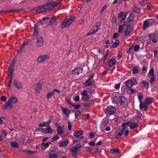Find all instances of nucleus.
Returning <instances> with one entry per match:
<instances>
[{"instance_id":"f257e3e1","label":"nucleus","mask_w":158,"mask_h":158,"mask_svg":"<svg viewBox=\"0 0 158 158\" xmlns=\"http://www.w3.org/2000/svg\"><path fill=\"white\" fill-rule=\"evenodd\" d=\"M62 0H49L46 2L49 9H52L55 7H57L59 5Z\"/></svg>"},{"instance_id":"f03ea898","label":"nucleus","mask_w":158,"mask_h":158,"mask_svg":"<svg viewBox=\"0 0 158 158\" xmlns=\"http://www.w3.org/2000/svg\"><path fill=\"white\" fill-rule=\"evenodd\" d=\"M74 18L72 17L69 18L65 19L61 25V28L63 29L69 26L74 20Z\"/></svg>"},{"instance_id":"7ed1b4c3","label":"nucleus","mask_w":158,"mask_h":158,"mask_svg":"<svg viewBox=\"0 0 158 158\" xmlns=\"http://www.w3.org/2000/svg\"><path fill=\"white\" fill-rule=\"evenodd\" d=\"M137 80L136 78H130L125 82V85L128 88H131L134 85L137 84Z\"/></svg>"},{"instance_id":"20e7f679","label":"nucleus","mask_w":158,"mask_h":158,"mask_svg":"<svg viewBox=\"0 0 158 158\" xmlns=\"http://www.w3.org/2000/svg\"><path fill=\"white\" fill-rule=\"evenodd\" d=\"M49 59V56L47 54L40 56L36 60L38 63L45 62Z\"/></svg>"},{"instance_id":"39448f33","label":"nucleus","mask_w":158,"mask_h":158,"mask_svg":"<svg viewBox=\"0 0 158 158\" xmlns=\"http://www.w3.org/2000/svg\"><path fill=\"white\" fill-rule=\"evenodd\" d=\"M47 4L44 5L40 6L35 8V10L37 13H40L49 10Z\"/></svg>"},{"instance_id":"423d86ee","label":"nucleus","mask_w":158,"mask_h":158,"mask_svg":"<svg viewBox=\"0 0 158 158\" xmlns=\"http://www.w3.org/2000/svg\"><path fill=\"white\" fill-rule=\"evenodd\" d=\"M130 123V121H128L126 123H124L122 124L121 126L123 128L120 130V131L118 132V135L117 137V138L120 137L122 136L123 134L125 129L126 128V126L128 125Z\"/></svg>"},{"instance_id":"0eeeda50","label":"nucleus","mask_w":158,"mask_h":158,"mask_svg":"<svg viewBox=\"0 0 158 158\" xmlns=\"http://www.w3.org/2000/svg\"><path fill=\"white\" fill-rule=\"evenodd\" d=\"M44 41L41 36H37V37L36 46L37 47H42L43 45Z\"/></svg>"},{"instance_id":"6e6552de","label":"nucleus","mask_w":158,"mask_h":158,"mask_svg":"<svg viewBox=\"0 0 158 158\" xmlns=\"http://www.w3.org/2000/svg\"><path fill=\"white\" fill-rule=\"evenodd\" d=\"M13 84L15 87L18 89H20L23 88L22 83L17 80H14L13 82Z\"/></svg>"},{"instance_id":"1a4fd4ad","label":"nucleus","mask_w":158,"mask_h":158,"mask_svg":"<svg viewBox=\"0 0 158 158\" xmlns=\"http://www.w3.org/2000/svg\"><path fill=\"white\" fill-rule=\"evenodd\" d=\"M42 83L40 81L34 85V89L36 92H39L42 89Z\"/></svg>"},{"instance_id":"9d476101","label":"nucleus","mask_w":158,"mask_h":158,"mask_svg":"<svg viewBox=\"0 0 158 158\" xmlns=\"http://www.w3.org/2000/svg\"><path fill=\"white\" fill-rule=\"evenodd\" d=\"M107 110L109 114H113L115 113L116 111V108L114 107L109 106L107 108Z\"/></svg>"},{"instance_id":"9b49d317","label":"nucleus","mask_w":158,"mask_h":158,"mask_svg":"<svg viewBox=\"0 0 158 158\" xmlns=\"http://www.w3.org/2000/svg\"><path fill=\"white\" fill-rule=\"evenodd\" d=\"M82 69L80 68H75L72 72V74L73 75H78L82 73Z\"/></svg>"},{"instance_id":"f8f14e48","label":"nucleus","mask_w":158,"mask_h":158,"mask_svg":"<svg viewBox=\"0 0 158 158\" xmlns=\"http://www.w3.org/2000/svg\"><path fill=\"white\" fill-rule=\"evenodd\" d=\"M123 106H126L128 104L126 98L123 97H120V103Z\"/></svg>"},{"instance_id":"ddd939ff","label":"nucleus","mask_w":158,"mask_h":158,"mask_svg":"<svg viewBox=\"0 0 158 158\" xmlns=\"http://www.w3.org/2000/svg\"><path fill=\"white\" fill-rule=\"evenodd\" d=\"M8 100L12 104V103L15 104H16L18 102L17 98L15 96L12 95L9 98Z\"/></svg>"},{"instance_id":"4468645a","label":"nucleus","mask_w":158,"mask_h":158,"mask_svg":"<svg viewBox=\"0 0 158 158\" xmlns=\"http://www.w3.org/2000/svg\"><path fill=\"white\" fill-rule=\"evenodd\" d=\"M13 107L12 104L8 100L5 103L3 107V109L5 110L7 108H11Z\"/></svg>"},{"instance_id":"2eb2a0df","label":"nucleus","mask_w":158,"mask_h":158,"mask_svg":"<svg viewBox=\"0 0 158 158\" xmlns=\"http://www.w3.org/2000/svg\"><path fill=\"white\" fill-rule=\"evenodd\" d=\"M98 27L97 26H94L89 33L87 34V35H91L95 33L98 31Z\"/></svg>"},{"instance_id":"dca6fc26","label":"nucleus","mask_w":158,"mask_h":158,"mask_svg":"<svg viewBox=\"0 0 158 158\" xmlns=\"http://www.w3.org/2000/svg\"><path fill=\"white\" fill-rule=\"evenodd\" d=\"M94 83V81H90L88 79L84 83V85L86 86L89 87L92 85Z\"/></svg>"},{"instance_id":"f3484780","label":"nucleus","mask_w":158,"mask_h":158,"mask_svg":"<svg viewBox=\"0 0 158 158\" xmlns=\"http://www.w3.org/2000/svg\"><path fill=\"white\" fill-rule=\"evenodd\" d=\"M55 151L52 150L49 153V158H57L58 155L55 153Z\"/></svg>"},{"instance_id":"a211bd4d","label":"nucleus","mask_w":158,"mask_h":158,"mask_svg":"<svg viewBox=\"0 0 158 158\" xmlns=\"http://www.w3.org/2000/svg\"><path fill=\"white\" fill-rule=\"evenodd\" d=\"M58 19V17L55 16L52 17L49 19V23L50 25H53Z\"/></svg>"},{"instance_id":"6ab92c4d","label":"nucleus","mask_w":158,"mask_h":158,"mask_svg":"<svg viewBox=\"0 0 158 158\" xmlns=\"http://www.w3.org/2000/svg\"><path fill=\"white\" fill-rule=\"evenodd\" d=\"M147 105L144 102L142 103L140 102L139 104L140 109L143 111H145L147 109Z\"/></svg>"},{"instance_id":"aec40b11","label":"nucleus","mask_w":158,"mask_h":158,"mask_svg":"<svg viewBox=\"0 0 158 158\" xmlns=\"http://www.w3.org/2000/svg\"><path fill=\"white\" fill-rule=\"evenodd\" d=\"M69 143V139H67L66 141L60 142L59 144V145L61 147H64L67 146Z\"/></svg>"},{"instance_id":"412c9836","label":"nucleus","mask_w":158,"mask_h":158,"mask_svg":"<svg viewBox=\"0 0 158 158\" xmlns=\"http://www.w3.org/2000/svg\"><path fill=\"white\" fill-rule=\"evenodd\" d=\"M116 63V60L114 58H111L108 62L109 66L111 67L115 65Z\"/></svg>"},{"instance_id":"4be33fe9","label":"nucleus","mask_w":158,"mask_h":158,"mask_svg":"<svg viewBox=\"0 0 158 158\" xmlns=\"http://www.w3.org/2000/svg\"><path fill=\"white\" fill-rule=\"evenodd\" d=\"M112 101L113 102L118 104L120 103V97L114 96L112 98Z\"/></svg>"},{"instance_id":"5701e85b","label":"nucleus","mask_w":158,"mask_h":158,"mask_svg":"<svg viewBox=\"0 0 158 158\" xmlns=\"http://www.w3.org/2000/svg\"><path fill=\"white\" fill-rule=\"evenodd\" d=\"M81 145L78 144L75 146L71 148V151L73 152L77 153L79 148L80 147Z\"/></svg>"},{"instance_id":"b1692460","label":"nucleus","mask_w":158,"mask_h":158,"mask_svg":"<svg viewBox=\"0 0 158 158\" xmlns=\"http://www.w3.org/2000/svg\"><path fill=\"white\" fill-rule=\"evenodd\" d=\"M57 133L60 135H62L64 133L63 130L61 126L59 127L56 129Z\"/></svg>"},{"instance_id":"393cba45","label":"nucleus","mask_w":158,"mask_h":158,"mask_svg":"<svg viewBox=\"0 0 158 158\" xmlns=\"http://www.w3.org/2000/svg\"><path fill=\"white\" fill-rule=\"evenodd\" d=\"M83 131L80 130L73 133V135L75 137H80L83 134Z\"/></svg>"},{"instance_id":"a878e982","label":"nucleus","mask_w":158,"mask_h":158,"mask_svg":"<svg viewBox=\"0 0 158 158\" xmlns=\"http://www.w3.org/2000/svg\"><path fill=\"white\" fill-rule=\"evenodd\" d=\"M51 121V120H50L47 123H40L39 124V127H43L48 126L49 125V123H50Z\"/></svg>"},{"instance_id":"bb28decb","label":"nucleus","mask_w":158,"mask_h":158,"mask_svg":"<svg viewBox=\"0 0 158 158\" xmlns=\"http://www.w3.org/2000/svg\"><path fill=\"white\" fill-rule=\"evenodd\" d=\"M139 67L137 66H135L132 69V73L135 74L137 73L139 71Z\"/></svg>"},{"instance_id":"cd10ccee","label":"nucleus","mask_w":158,"mask_h":158,"mask_svg":"<svg viewBox=\"0 0 158 158\" xmlns=\"http://www.w3.org/2000/svg\"><path fill=\"white\" fill-rule=\"evenodd\" d=\"M138 125L137 123H131L129 125L130 129H135L137 127Z\"/></svg>"},{"instance_id":"c85d7f7f","label":"nucleus","mask_w":158,"mask_h":158,"mask_svg":"<svg viewBox=\"0 0 158 158\" xmlns=\"http://www.w3.org/2000/svg\"><path fill=\"white\" fill-rule=\"evenodd\" d=\"M155 35L153 34H151L149 35V37L152 41L155 43L157 42V40L156 38H154L155 37Z\"/></svg>"},{"instance_id":"c756f323","label":"nucleus","mask_w":158,"mask_h":158,"mask_svg":"<svg viewBox=\"0 0 158 158\" xmlns=\"http://www.w3.org/2000/svg\"><path fill=\"white\" fill-rule=\"evenodd\" d=\"M62 112L64 114L68 115L70 112V110L67 108L62 107Z\"/></svg>"},{"instance_id":"7c9ffc66","label":"nucleus","mask_w":158,"mask_h":158,"mask_svg":"<svg viewBox=\"0 0 158 158\" xmlns=\"http://www.w3.org/2000/svg\"><path fill=\"white\" fill-rule=\"evenodd\" d=\"M152 102V98L150 97L147 98L145 100V103L147 105L151 103Z\"/></svg>"},{"instance_id":"2f4dec72","label":"nucleus","mask_w":158,"mask_h":158,"mask_svg":"<svg viewBox=\"0 0 158 158\" xmlns=\"http://www.w3.org/2000/svg\"><path fill=\"white\" fill-rule=\"evenodd\" d=\"M119 41L118 40H116L114 43L111 46V48H115L118 46L119 44Z\"/></svg>"},{"instance_id":"473e14b6","label":"nucleus","mask_w":158,"mask_h":158,"mask_svg":"<svg viewBox=\"0 0 158 158\" xmlns=\"http://www.w3.org/2000/svg\"><path fill=\"white\" fill-rule=\"evenodd\" d=\"M11 146L14 148H17L19 147V145L16 142H11Z\"/></svg>"},{"instance_id":"72a5a7b5","label":"nucleus","mask_w":158,"mask_h":158,"mask_svg":"<svg viewBox=\"0 0 158 158\" xmlns=\"http://www.w3.org/2000/svg\"><path fill=\"white\" fill-rule=\"evenodd\" d=\"M46 133L51 134L53 130L49 126L46 128Z\"/></svg>"},{"instance_id":"f704fd0d","label":"nucleus","mask_w":158,"mask_h":158,"mask_svg":"<svg viewBox=\"0 0 158 158\" xmlns=\"http://www.w3.org/2000/svg\"><path fill=\"white\" fill-rule=\"evenodd\" d=\"M110 152L113 154H117L119 153V150L118 148L112 149L110 150Z\"/></svg>"},{"instance_id":"c9c22d12","label":"nucleus","mask_w":158,"mask_h":158,"mask_svg":"<svg viewBox=\"0 0 158 158\" xmlns=\"http://www.w3.org/2000/svg\"><path fill=\"white\" fill-rule=\"evenodd\" d=\"M154 71L153 69V68H152L150 70H149L148 73V76H153V75H155L154 74Z\"/></svg>"},{"instance_id":"e433bc0d","label":"nucleus","mask_w":158,"mask_h":158,"mask_svg":"<svg viewBox=\"0 0 158 158\" xmlns=\"http://www.w3.org/2000/svg\"><path fill=\"white\" fill-rule=\"evenodd\" d=\"M130 33L129 27H126L124 31V33L125 35H129Z\"/></svg>"},{"instance_id":"4c0bfd02","label":"nucleus","mask_w":158,"mask_h":158,"mask_svg":"<svg viewBox=\"0 0 158 158\" xmlns=\"http://www.w3.org/2000/svg\"><path fill=\"white\" fill-rule=\"evenodd\" d=\"M83 111L82 110H79L77 112H75V116L76 117L79 116L81 114Z\"/></svg>"},{"instance_id":"58836bf2","label":"nucleus","mask_w":158,"mask_h":158,"mask_svg":"<svg viewBox=\"0 0 158 158\" xmlns=\"http://www.w3.org/2000/svg\"><path fill=\"white\" fill-rule=\"evenodd\" d=\"M128 14V13L126 12L124 13L123 15H122L121 17L122 19L120 20V23L122 22L126 18L127 15V14Z\"/></svg>"},{"instance_id":"ea45409f","label":"nucleus","mask_w":158,"mask_h":158,"mask_svg":"<svg viewBox=\"0 0 158 158\" xmlns=\"http://www.w3.org/2000/svg\"><path fill=\"white\" fill-rule=\"evenodd\" d=\"M149 25V22L145 20L143 22V28L144 30H145L147 28Z\"/></svg>"},{"instance_id":"a19ab883","label":"nucleus","mask_w":158,"mask_h":158,"mask_svg":"<svg viewBox=\"0 0 158 158\" xmlns=\"http://www.w3.org/2000/svg\"><path fill=\"white\" fill-rule=\"evenodd\" d=\"M14 71V69L13 68L9 67V74L10 77H13Z\"/></svg>"},{"instance_id":"79ce46f5","label":"nucleus","mask_w":158,"mask_h":158,"mask_svg":"<svg viewBox=\"0 0 158 158\" xmlns=\"http://www.w3.org/2000/svg\"><path fill=\"white\" fill-rule=\"evenodd\" d=\"M156 77L155 75H153L150 78L149 81L151 84H152L156 80Z\"/></svg>"},{"instance_id":"37998d69","label":"nucleus","mask_w":158,"mask_h":158,"mask_svg":"<svg viewBox=\"0 0 158 158\" xmlns=\"http://www.w3.org/2000/svg\"><path fill=\"white\" fill-rule=\"evenodd\" d=\"M83 138L84 136H81L80 137H76V138L73 141L74 143H75L76 142L79 141L80 140H81Z\"/></svg>"},{"instance_id":"c03bdc74","label":"nucleus","mask_w":158,"mask_h":158,"mask_svg":"<svg viewBox=\"0 0 158 158\" xmlns=\"http://www.w3.org/2000/svg\"><path fill=\"white\" fill-rule=\"evenodd\" d=\"M143 84L145 88H148L149 87V84L148 82L146 81H143Z\"/></svg>"},{"instance_id":"a18cd8bd","label":"nucleus","mask_w":158,"mask_h":158,"mask_svg":"<svg viewBox=\"0 0 158 158\" xmlns=\"http://www.w3.org/2000/svg\"><path fill=\"white\" fill-rule=\"evenodd\" d=\"M81 99L84 101H86L89 98V97L88 95H86L85 96H81Z\"/></svg>"},{"instance_id":"49530a36","label":"nucleus","mask_w":158,"mask_h":158,"mask_svg":"<svg viewBox=\"0 0 158 158\" xmlns=\"http://www.w3.org/2000/svg\"><path fill=\"white\" fill-rule=\"evenodd\" d=\"M136 90L135 89H129L127 90V92L128 94H131L134 92H136Z\"/></svg>"},{"instance_id":"de8ad7c7","label":"nucleus","mask_w":158,"mask_h":158,"mask_svg":"<svg viewBox=\"0 0 158 158\" xmlns=\"http://www.w3.org/2000/svg\"><path fill=\"white\" fill-rule=\"evenodd\" d=\"M140 48V47L139 45L137 44L135 45L134 47V50L135 52H137Z\"/></svg>"},{"instance_id":"09e8293b","label":"nucleus","mask_w":158,"mask_h":158,"mask_svg":"<svg viewBox=\"0 0 158 158\" xmlns=\"http://www.w3.org/2000/svg\"><path fill=\"white\" fill-rule=\"evenodd\" d=\"M133 10L134 12L139 13L140 12V9L138 7H135L133 9Z\"/></svg>"},{"instance_id":"8fccbe9b","label":"nucleus","mask_w":158,"mask_h":158,"mask_svg":"<svg viewBox=\"0 0 158 158\" xmlns=\"http://www.w3.org/2000/svg\"><path fill=\"white\" fill-rule=\"evenodd\" d=\"M54 95V93L53 92H50L48 93L47 95V98H49L53 96Z\"/></svg>"},{"instance_id":"3c124183","label":"nucleus","mask_w":158,"mask_h":158,"mask_svg":"<svg viewBox=\"0 0 158 158\" xmlns=\"http://www.w3.org/2000/svg\"><path fill=\"white\" fill-rule=\"evenodd\" d=\"M124 28L123 26V25H120L118 27V32L121 33L122 32Z\"/></svg>"},{"instance_id":"603ef678","label":"nucleus","mask_w":158,"mask_h":158,"mask_svg":"<svg viewBox=\"0 0 158 158\" xmlns=\"http://www.w3.org/2000/svg\"><path fill=\"white\" fill-rule=\"evenodd\" d=\"M59 138V137L58 135H56L51 139L50 142H52L56 140Z\"/></svg>"},{"instance_id":"864d4df0","label":"nucleus","mask_w":158,"mask_h":158,"mask_svg":"<svg viewBox=\"0 0 158 158\" xmlns=\"http://www.w3.org/2000/svg\"><path fill=\"white\" fill-rule=\"evenodd\" d=\"M68 130L70 131L72 130V126L71 123L70 121H69L68 122Z\"/></svg>"},{"instance_id":"5fc2aeb1","label":"nucleus","mask_w":158,"mask_h":158,"mask_svg":"<svg viewBox=\"0 0 158 158\" xmlns=\"http://www.w3.org/2000/svg\"><path fill=\"white\" fill-rule=\"evenodd\" d=\"M16 59H15L13 60L12 63L10 66V68H13L16 62Z\"/></svg>"},{"instance_id":"6e6d98bb","label":"nucleus","mask_w":158,"mask_h":158,"mask_svg":"<svg viewBox=\"0 0 158 158\" xmlns=\"http://www.w3.org/2000/svg\"><path fill=\"white\" fill-rule=\"evenodd\" d=\"M142 116V114L140 113H138L136 116V120H139V119L141 118V117Z\"/></svg>"},{"instance_id":"4d7b16f0","label":"nucleus","mask_w":158,"mask_h":158,"mask_svg":"<svg viewBox=\"0 0 158 158\" xmlns=\"http://www.w3.org/2000/svg\"><path fill=\"white\" fill-rule=\"evenodd\" d=\"M92 103L91 102H86L85 105L84 106L86 107H89L92 105Z\"/></svg>"},{"instance_id":"13d9d810","label":"nucleus","mask_w":158,"mask_h":158,"mask_svg":"<svg viewBox=\"0 0 158 158\" xmlns=\"http://www.w3.org/2000/svg\"><path fill=\"white\" fill-rule=\"evenodd\" d=\"M124 14V12L123 11L120 12L118 14V18H121L122 17V15Z\"/></svg>"},{"instance_id":"bf43d9fd","label":"nucleus","mask_w":158,"mask_h":158,"mask_svg":"<svg viewBox=\"0 0 158 158\" xmlns=\"http://www.w3.org/2000/svg\"><path fill=\"white\" fill-rule=\"evenodd\" d=\"M81 96H85L88 95L87 92L86 90H84L81 93Z\"/></svg>"},{"instance_id":"052dcab7","label":"nucleus","mask_w":158,"mask_h":158,"mask_svg":"<svg viewBox=\"0 0 158 158\" xmlns=\"http://www.w3.org/2000/svg\"><path fill=\"white\" fill-rule=\"evenodd\" d=\"M6 97L4 96H1L0 99L1 101L2 102H5L6 100Z\"/></svg>"},{"instance_id":"680f3d73","label":"nucleus","mask_w":158,"mask_h":158,"mask_svg":"<svg viewBox=\"0 0 158 158\" xmlns=\"http://www.w3.org/2000/svg\"><path fill=\"white\" fill-rule=\"evenodd\" d=\"M118 36L119 35L118 33H115L113 35V38L115 39L116 38L118 37Z\"/></svg>"},{"instance_id":"e2e57ef3","label":"nucleus","mask_w":158,"mask_h":158,"mask_svg":"<svg viewBox=\"0 0 158 158\" xmlns=\"http://www.w3.org/2000/svg\"><path fill=\"white\" fill-rule=\"evenodd\" d=\"M138 97L140 102H141V100L143 98L142 95L140 94H139L138 95Z\"/></svg>"},{"instance_id":"0e129e2a","label":"nucleus","mask_w":158,"mask_h":158,"mask_svg":"<svg viewBox=\"0 0 158 158\" xmlns=\"http://www.w3.org/2000/svg\"><path fill=\"white\" fill-rule=\"evenodd\" d=\"M120 86V84H116L115 85L114 88L116 89H118L119 88Z\"/></svg>"},{"instance_id":"69168bd1","label":"nucleus","mask_w":158,"mask_h":158,"mask_svg":"<svg viewBox=\"0 0 158 158\" xmlns=\"http://www.w3.org/2000/svg\"><path fill=\"white\" fill-rule=\"evenodd\" d=\"M102 123L103 124H104V125H106L108 123V121L106 119H103V120L102 121Z\"/></svg>"},{"instance_id":"338daca9","label":"nucleus","mask_w":158,"mask_h":158,"mask_svg":"<svg viewBox=\"0 0 158 158\" xmlns=\"http://www.w3.org/2000/svg\"><path fill=\"white\" fill-rule=\"evenodd\" d=\"M106 6L105 5L102 8V9L100 11L101 14H102L103 13L104 11L105 10L106 8Z\"/></svg>"},{"instance_id":"774afa93","label":"nucleus","mask_w":158,"mask_h":158,"mask_svg":"<svg viewBox=\"0 0 158 158\" xmlns=\"http://www.w3.org/2000/svg\"><path fill=\"white\" fill-rule=\"evenodd\" d=\"M147 69L144 67H143L142 69V72L143 73H145L147 71Z\"/></svg>"}]
</instances>
